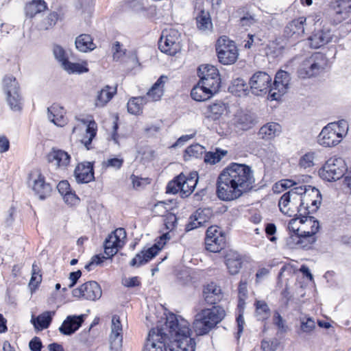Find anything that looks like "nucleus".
<instances>
[{
  "label": "nucleus",
  "instance_id": "1",
  "mask_svg": "<svg viewBox=\"0 0 351 351\" xmlns=\"http://www.w3.org/2000/svg\"><path fill=\"white\" fill-rule=\"evenodd\" d=\"M195 346L189 323L171 313L163 324L149 330L143 351H195Z\"/></svg>",
  "mask_w": 351,
  "mask_h": 351
},
{
  "label": "nucleus",
  "instance_id": "2",
  "mask_svg": "<svg viewBox=\"0 0 351 351\" xmlns=\"http://www.w3.org/2000/svg\"><path fill=\"white\" fill-rule=\"evenodd\" d=\"M254 182L253 171L250 166L232 162L217 178V197L223 201L237 199L250 191Z\"/></svg>",
  "mask_w": 351,
  "mask_h": 351
},
{
  "label": "nucleus",
  "instance_id": "3",
  "mask_svg": "<svg viewBox=\"0 0 351 351\" xmlns=\"http://www.w3.org/2000/svg\"><path fill=\"white\" fill-rule=\"evenodd\" d=\"M226 317V311L220 306L204 308L197 313L193 322V328L198 336L205 335Z\"/></svg>",
  "mask_w": 351,
  "mask_h": 351
},
{
  "label": "nucleus",
  "instance_id": "4",
  "mask_svg": "<svg viewBox=\"0 0 351 351\" xmlns=\"http://www.w3.org/2000/svg\"><path fill=\"white\" fill-rule=\"evenodd\" d=\"M305 223L311 226V230L306 229L298 230L300 233L291 234L287 238L286 243L290 248L308 250L316 241L315 234L319 228V221L310 218L305 221Z\"/></svg>",
  "mask_w": 351,
  "mask_h": 351
},
{
  "label": "nucleus",
  "instance_id": "5",
  "mask_svg": "<svg viewBox=\"0 0 351 351\" xmlns=\"http://www.w3.org/2000/svg\"><path fill=\"white\" fill-rule=\"evenodd\" d=\"M348 122L343 119L332 122L324 127L318 136V143L324 147H334L338 145L347 134Z\"/></svg>",
  "mask_w": 351,
  "mask_h": 351
},
{
  "label": "nucleus",
  "instance_id": "6",
  "mask_svg": "<svg viewBox=\"0 0 351 351\" xmlns=\"http://www.w3.org/2000/svg\"><path fill=\"white\" fill-rule=\"evenodd\" d=\"M168 77L166 75H161L149 90L146 96L131 98L128 102V111L130 114H137L142 110L143 104L150 98L152 101H158L164 93V86L167 82Z\"/></svg>",
  "mask_w": 351,
  "mask_h": 351
},
{
  "label": "nucleus",
  "instance_id": "7",
  "mask_svg": "<svg viewBox=\"0 0 351 351\" xmlns=\"http://www.w3.org/2000/svg\"><path fill=\"white\" fill-rule=\"evenodd\" d=\"M326 66V56L319 52L314 53L300 63L298 69V77L306 79L316 76L322 73Z\"/></svg>",
  "mask_w": 351,
  "mask_h": 351
},
{
  "label": "nucleus",
  "instance_id": "8",
  "mask_svg": "<svg viewBox=\"0 0 351 351\" xmlns=\"http://www.w3.org/2000/svg\"><path fill=\"white\" fill-rule=\"evenodd\" d=\"M3 88L10 109L19 112L23 108V99L20 94L19 85L13 76H5L3 80Z\"/></svg>",
  "mask_w": 351,
  "mask_h": 351
},
{
  "label": "nucleus",
  "instance_id": "9",
  "mask_svg": "<svg viewBox=\"0 0 351 351\" xmlns=\"http://www.w3.org/2000/svg\"><path fill=\"white\" fill-rule=\"evenodd\" d=\"M347 170L346 162L342 158H331L319 169V174L322 179L332 182L344 176Z\"/></svg>",
  "mask_w": 351,
  "mask_h": 351
},
{
  "label": "nucleus",
  "instance_id": "10",
  "mask_svg": "<svg viewBox=\"0 0 351 351\" xmlns=\"http://www.w3.org/2000/svg\"><path fill=\"white\" fill-rule=\"evenodd\" d=\"M180 34L175 29H165L158 40V48L163 53L174 56L181 50Z\"/></svg>",
  "mask_w": 351,
  "mask_h": 351
},
{
  "label": "nucleus",
  "instance_id": "11",
  "mask_svg": "<svg viewBox=\"0 0 351 351\" xmlns=\"http://www.w3.org/2000/svg\"><path fill=\"white\" fill-rule=\"evenodd\" d=\"M216 51L219 61L225 65L234 63L239 55L234 42L229 40L226 36L217 40Z\"/></svg>",
  "mask_w": 351,
  "mask_h": 351
},
{
  "label": "nucleus",
  "instance_id": "12",
  "mask_svg": "<svg viewBox=\"0 0 351 351\" xmlns=\"http://www.w3.org/2000/svg\"><path fill=\"white\" fill-rule=\"evenodd\" d=\"M28 183L35 195L41 199H45L51 195L52 186L47 182L45 177L39 169H34L29 174Z\"/></svg>",
  "mask_w": 351,
  "mask_h": 351
},
{
  "label": "nucleus",
  "instance_id": "13",
  "mask_svg": "<svg viewBox=\"0 0 351 351\" xmlns=\"http://www.w3.org/2000/svg\"><path fill=\"white\" fill-rule=\"evenodd\" d=\"M322 202V195L315 187L308 186L305 194L300 199V211L305 215L315 213Z\"/></svg>",
  "mask_w": 351,
  "mask_h": 351
},
{
  "label": "nucleus",
  "instance_id": "14",
  "mask_svg": "<svg viewBox=\"0 0 351 351\" xmlns=\"http://www.w3.org/2000/svg\"><path fill=\"white\" fill-rule=\"evenodd\" d=\"M280 211L289 217L296 216L300 217L302 222L305 215L300 211V198L293 193H285L278 202Z\"/></svg>",
  "mask_w": 351,
  "mask_h": 351
},
{
  "label": "nucleus",
  "instance_id": "15",
  "mask_svg": "<svg viewBox=\"0 0 351 351\" xmlns=\"http://www.w3.org/2000/svg\"><path fill=\"white\" fill-rule=\"evenodd\" d=\"M126 232L124 228H119L112 232L105 239L104 252L108 258L113 257L125 244Z\"/></svg>",
  "mask_w": 351,
  "mask_h": 351
},
{
  "label": "nucleus",
  "instance_id": "16",
  "mask_svg": "<svg viewBox=\"0 0 351 351\" xmlns=\"http://www.w3.org/2000/svg\"><path fill=\"white\" fill-rule=\"evenodd\" d=\"M206 249L211 252H220L226 245V235L217 226H210L206 233Z\"/></svg>",
  "mask_w": 351,
  "mask_h": 351
},
{
  "label": "nucleus",
  "instance_id": "17",
  "mask_svg": "<svg viewBox=\"0 0 351 351\" xmlns=\"http://www.w3.org/2000/svg\"><path fill=\"white\" fill-rule=\"evenodd\" d=\"M271 77L266 72L257 71L253 74L249 80V86L252 93L260 95L262 93H269L271 88Z\"/></svg>",
  "mask_w": 351,
  "mask_h": 351
},
{
  "label": "nucleus",
  "instance_id": "18",
  "mask_svg": "<svg viewBox=\"0 0 351 351\" xmlns=\"http://www.w3.org/2000/svg\"><path fill=\"white\" fill-rule=\"evenodd\" d=\"M289 73L280 70L276 73L274 81L269 90V96L272 100H278L285 94L289 88L290 82Z\"/></svg>",
  "mask_w": 351,
  "mask_h": 351
},
{
  "label": "nucleus",
  "instance_id": "19",
  "mask_svg": "<svg viewBox=\"0 0 351 351\" xmlns=\"http://www.w3.org/2000/svg\"><path fill=\"white\" fill-rule=\"evenodd\" d=\"M74 297L95 301L99 300L102 294L99 285L95 281H88L82 284L79 288L72 291Z\"/></svg>",
  "mask_w": 351,
  "mask_h": 351
},
{
  "label": "nucleus",
  "instance_id": "20",
  "mask_svg": "<svg viewBox=\"0 0 351 351\" xmlns=\"http://www.w3.org/2000/svg\"><path fill=\"white\" fill-rule=\"evenodd\" d=\"M213 216L210 208H198L189 217L185 226L186 232L193 230L198 227L205 226Z\"/></svg>",
  "mask_w": 351,
  "mask_h": 351
},
{
  "label": "nucleus",
  "instance_id": "21",
  "mask_svg": "<svg viewBox=\"0 0 351 351\" xmlns=\"http://www.w3.org/2000/svg\"><path fill=\"white\" fill-rule=\"evenodd\" d=\"M110 351H121L123 343V328L119 316L112 317L111 332L109 336Z\"/></svg>",
  "mask_w": 351,
  "mask_h": 351
},
{
  "label": "nucleus",
  "instance_id": "22",
  "mask_svg": "<svg viewBox=\"0 0 351 351\" xmlns=\"http://www.w3.org/2000/svg\"><path fill=\"white\" fill-rule=\"evenodd\" d=\"M333 36L334 34L330 28L323 27L308 38L309 45L311 48L318 49L332 41Z\"/></svg>",
  "mask_w": 351,
  "mask_h": 351
},
{
  "label": "nucleus",
  "instance_id": "23",
  "mask_svg": "<svg viewBox=\"0 0 351 351\" xmlns=\"http://www.w3.org/2000/svg\"><path fill=\"white\" fill-rule=\"evenodd\" d=\"M77 183H88L95 179L93 163L84 162L79 164L74 171Z\"/></svg>",
  "mask_w": 351,
  "mask_h": 351
},
{
  "label": "nucleus",
  "instance_id": "24",
  "mask_svg": "<svg viewBox=\"0 0 351 351\" xmlns=\"http://www.w3.org/2000/svg\"><path fill=\"white\" fill-rule=\"evenodd\" d=\"M160 250L161 247H160L156 243L147 250H142L131 260L130 265L132 267H138L143 265L146 264L151 259L154 258Z\"/></svg>",
  "mask_w": 351,
  "mask_h": 351
},
{
  "label": "nucleus",
  "instance_id": "25",
  "mask_svg": "<svg viewBox=\"0 0 351 351\" xmlns=\"http://www.w3.org/2000/svg\"><path fill=\"white\" fill-rule=\"evenodd\" d=\"M84 322V315H69L59 328V331L64 335L73 334Z\"/></svg>",
  "mask_w": 351,
  "mask_h": 351
},
{
  "label": "nucleus",
  "instance_id": "26",
  "mask_svg": "<svg viewBox=\"0 0 351 351\" xmlns=\"http://www.w3.org/2000/svg\"><path fill=\"white\" fill-rule=\"evenodd\" d=\"M70 155L64 150L52 149L47 154V160L59 168L65 169L69 164Z\"/></svg>",
  "mask_w": 351,
  "mask_h": 351
},
{
  "label": "nucleus",
  "instance_id": "27",
  "mask_svg": "<svg viewBox=\"0 0 351 351\" xmlns=\"http://www.w3.org/2000/svg\"><path fill=\"white\" fill-rule=\"evenodd\" d=\"M306 19L304 16H300L291 21L285 27V32L287 36L296 37L303 36L304 34V25Z\"/></svg>",
  "mask_w": 351,
  "mask_h": 351
},
{
  "label": "nucleus",
  "instance_id": "28",
  "mask_svg": "<svg viewBox=\"0 0 351 351\" xmlns=\"http://www.w3.org/2000/svg\"><path fill=\"white\" fill-rule=\"evenodd\" d=\"M204 300L208 304H215L221 299V291L216 284L211 282L207 285L203 291Z\"/></svg>",
  "mask_w": 351,
  "mask_h": 351
},
{
  "label": "nucleus",
  "instance_id": "29",
  "mask_svg": "<svg viewBox=\"0 0 351 351\" xmlns=\"http://www.w3.org/2000/svg\"><path fill=\"white\" fill-rule=\"evenodd\" d=\"M281 132V126L274 122L267 123L263 125L258 133L260 138L263 140H271L278 136Z\"/></svg>",
  "mask_w": 351,
  "mask_h": 351
},
{
  "label": "nucleus",
  "instance_id": "30",
  "mask_svg": "<svg viewBox=\"0 0 351 351\" xmlns=\"http://www.w3.org/2000/svg\"><path fill=\"white\" fill-rule=\"evenodd\" d=\"M49 120L58 127H62L66 123V118L63 114V109L56 105H52L47 108Z\"/></svg>",
  "mask_w": 351,
  "mask_h": 351
},
{
  "label": "nucleus",
  "instance_id": "31",
  "mask_svg": "<svg viewBox=\"0 0 351 351\" xmlns=\"http://www.w3.org/2000/svg\"><path fill=\"white\" fill-rule=\"evenodd\" d=\"M332 8L339 20L347 19L351 11V0H335L332 3Z\"/></svg>",
  "mask_w": 351,
  "mask_h": 351
},
{
  "label": "nucleus",
  "instance_id": "32",
  "mask_svg": "<svg viewBox=\"0 0 351 351\" xmlns=\"http://www.w3.org/2000/svg\"><path fill=\"white\" fill-rule=\"evenodd\" d=\"M76 48L81 52H88L94 50L96 45L93 43V39L90 35L82 34L75 38V41Z\"/></svg>",
  "mask_w": 351,
  "mask_h": 351
},
{
  "label": "nucleus",
  "instance_id": "33",
  "mask_svg": "<svg viewBox=\"0 0 351 351\" xmlns=\"http://www.w3.org/2000/svg\"><path fill=\"white\" fill-rule=\"evenodd\" d=\"M258 123V119L254 114L242 113L237 116V126L243 130H248Z\"/></svg>",
  "mask_w": 351,
  "mask_h": 351
},
{
  "label": "nucleus",
  "instance_id": "34",
  "mask_svg": "<svg viewBox=\"0 0 351 351\" xmlns=\"http://www.w3.org/2000/svg\"><path fill=\"white\" fill-rule=\"evenodd\" d=\"M226 110V104L221 101H217L211 105H208L204 114L206 118L216 121L220 118Z\"/></svg>",
  "mask_w": 351,
  "mask_h": 351
},
{
  "label": "nucleus",
  "instance_id": "35",
  "mask_svg": "<svg viewBox=\"0 0 351 351\" xmlns=\"http://www.w3.org/2000/svg\"><path fill=\"white\" fill-rule=\"evenodd\" d=\"M226 265L231 275L237 274L242 266L241 256L235 252L228 254L226 256Z\"/></svg>",
  "mask_w": 351,
  "mask_h": 351
},
{
  "label": "nucleus",
  "instance_id": "36",
  "mask_svg": "<svg viewBox=\"0 0 351 351\" xmlns=\"http://www.w3.org/2000/svg\"><path fill=\"white\" fill-rule=\"evenodd\" d=\"M47 8V3L44 0H32L25 5V14L29 18H33L36 14L44 12Z\"/></svg>",
  "mask_w": 351,
  "mask_h": 351
},
{
  "label": "nucleus",
  "instance_id": "37",
  "mask_svg": "<svg viewBox=\"0 0 351 351\" xmlns=\"http://www.w3.org/2000/svg\"><path fill=\"white\" fill-rule=\"evenodd\" d=\"M249 86L242 78H237L232 80L229 86V91L238 97L245 96L248 94Z\"/></svg>",
  "mask_w": 351,
  "mask_h": 351
},
{
  "label": "nucleus",
  "instance_id": "38",
  "mask_svg": "<svg viewBox=\"0 0 351 351\" xmlns=\"http://www.w3.org/2000/svg\"><path fill=\"white\" fill-rule=\"evenodd\" d=\"M55 315V311H45L38 315L36 318H32V322L34 327L39 330L47 328L51 321L52 317Z\"/></svg>",
  "mask_w": 351,
  "mask_h": 351
},
{
  "label": "nucleus",
  "instance_id": "39",
  "mask_svg": "<svg viewBox=\"0 0 351 351\" xmlns=\"http://www.w3.org/2000/svg\"><path fill=\"white\" fill-rule=\"evenodd\" d=\"M213 94L206 90L199 82L195 85L191 91V96L193 99L197 101H204L210 99Z\"/></svg>",
  "mask_w": 351,
  "mask_h": 351
},
{
  "label": "nucleus",
  "instance_id": "40",
  "mask_svg": "<svg viewBox=\"0 0 351 351\" xmlns=\"http://www.w3.org/2000/svg\"><path fill=\"white\" fill-rule=\"evenodd\" d=\"M110 88L109 86H106L98 92L95 100V106L97 107L104 106L112 98L117 91V88H115L113 91H110Z\"/></svg>",
  "mask_w": 351,
  "mask_h": 351
},
{
  "label": "nucleus",
  "instance_id": "41",
  "mask_svg": "<svg viewBox=\"0 0 351 351\" xmlns=\"http://www.w3.org/2000/svg\"><path fill=\"white\" fill-rule=\"evenodd\" d=\"M199 82L202 85L206 90H209L213 95L219 91L221 79L220 77H209L206 78L205 76H201V79Z\"/></svg>",
  "mask_w": 351,
  "mask_h": 351
},
{
  "label": "nucleus",
  "instance_id": "42",
  "mask_svg": "<svg viewBox=\"0 0 351 351\" xmlns=\"http://www.w3.org/2000/svg\"><path fill=\"white\" fill-rule=\"evenodd\" d=\"M256 311L255 315L258 320L263 321L270 316V309L264 300H256L254 303Z\"/></svg>",
  "mask_w": 351,
  "mask_h": 351
},
{
  "label": "nucleus",
  "instance_id": "43",
  "mask_svg": "<svg viewBox=\"0 0 351 351\" xmlns=\"http://www.w3.org/2000/svg\"><path fill=\"white\" fill-rule=\"evenodd\" d=\"M97 134V124L94 121H91L87 125L86 134L83 138L81 140L82 143L84 145L87 149H90V145L93 139L95 137Z\"/></svg>",
  "mask_w": 351,
  "mask_h": 351
},
{
  "label": "nucleus",
  "instance_id": "44",
  "mask_svg": "<svg viewBox=\"0 0 351 351\" xmlns=\"http://www.w3.org/2000/svg\"><path fill=\"white\" fill-rule=\"evenodd\" d=\"M196 23L198 29L200 30H207L212 27V22L210 14L205 10H201L196 16Z\"/></svg>",
  "mask_w": 351,
  "mask_h": 351
},
{
  "label": "nucleus",
  "instance_id": "45",
  "mask_svg": "<svg viewBox=\"0 0 351 351\" xmlns=\"http://www.w3.org/2000/svg\"><path fill=\"white\" fill-rule=\"evenodd\" d=\"M227 151L216 149L215 152H205L204 160L206 163L215 165L227 154Z\"/></svg>",
  "mask_w": 351,
  "mask_h": 351
},
{
  "label": "nucleus",
  "instance_id": "46",
  "mask_svg": "<svg viewBox=\"0 0 351 351\" xmlns=\"http://www.w3.org/2000/svg\"><path fill=\"white\" fill-rule=\"evenodd\" d=\"M205 152L204 147L198 143L193 144L186 149L184 158L185 160H189L191 157L199 158Z\"/></svg>",
  "mask_w": 351,
  "mask_h": 351
},
{
  "label": "nucleus",
  "instance_id": "47",
  "mask_svg": "<svg viewBox=\"0 0 351 351\" xmlns=\"http://www.w3.org/2000/svg\"><path fill=\"white\" fill-rule=\"evenodd\" d=\"M62 67L69 74H80L86 73L88 71V68H86L85 66L80 63L71 62L69 60L65 63H63V66Z\"/></svg>",
  "mask_w": 351,
  "mask_h": 351
},
{
  "label": "nucleus",
  "instance_id": "48",
  "mask_svg": "<svg viewBox=\"0 0 351 351\" xmlns=\"http://www.w3.org/2000/svg\"><path fill=\"white\" fill-rule=\"evenodd\" d=\"M198 73L199 76L201 78V76H205L206 78H209L210 77H220L218 69L213 66V65H202L198 68Z\"/></svg>",
  "mask_w": 351,
  "mask_h": 351
},
{
  "label": "nucleus",
  "instance_id": "49",
  "mask_svg": "<svg viewBox=\"0 0 351 351\" xmlns=\"http://www.w3.org/2000/svg\"><path fill=\"white\" fill-rule=\"evenodd\" d=\"M53 53L56 60L63 66V63L69 60L67 52L59 45H55L53 48Z\"/></svg>",
  "mask_w": 351,
  "mask_h": 351
},
{
  "label": "nucleus",
  "instance_id": "50",
  "mask_svg": "<svg viewBox=\"0 0 351 351\" xmlns=\"http://www.w3.org/2000/svg\"><path fill=\"white\" fill-rule=\"evenodd\" d=\"M41 281L42 276L40 274L39 267L36 264V263H34L32 265V277L29 285L31 288L36 289L40 285Z\"/></svg>",
  "mask_w": 351,
  "mask_h": 351
},
{
  "label": "nucleus",
  "instance_id": "51",
  "mask_svg": "<svg viewBox=\"0 0 351 351\" xmlns=\"http://www.w3.org/2000/svg\"><path fill=\"white\" fill-rule=\"evenodd\" d=\"M180 177H182L184 182L181 181V183H184L187 184V186H190V188L193 191L197 183L198 182V173L197 171L191 172L188 176H186L184 173H180Z\"/></svg>",
  "mask_w": 351,
  "mask_h": 351
},
{
  "label": "nucleus",
  "instance_id": "52",
  "mask_svg": "<svg viewBox=\"0 0 351 351\" xmlns=\"http://www.w3.org/2000/svg\"><path fill=\"white\" fill-rule=\"evenodd\" d=\"M181 181L184 182L182 177L178 175L167 184L166 192L171 194H176L178 192L180 193Z\"/></svg>",
  "mask_w": 351,
  "mask_h": 351
},
{
  "label": "nucleus",
  "instance_id": "53",
  "mask_svg": "<svg viewBox=\"0 0 351 351\" xmlns=\"http://www.w3.org/2000/svg\"><path fill=\"white\" fill-rule=\"evenodd\" d=\"M58 19V14L56 12H51L41 23L40 28L43 29H49L56 25Z\"/></svg>",
  "mask_w": 351,
  "mask_h": 351
},
{
  "label": "nucleus",
  "instance_id": "54",
  "mask_svg": "<svg viewBox=\"0 0 351 351\" xmlns=\"http://www.w3.org/2000/svg\"><path fill=\"white\" fill-rule=\"evenodd\" d=\"M315 328V321L311 318H302L300 319V330L302 332L310 333Z\"/></svg>",
  "mask_w": 351,
  "mask_h": 351
},
{
  "label": "nucleus",
  "instance_id": "55",
  "mask_svg": "<svg viewBox=\"0 0 351 351\" xmlns=\"http://www.w3.org/2000/svg\"><path fill=\"white\" fill-rule=\"evenodd\" d=\"M315 158L314 152H308L301 157L300 159L299 165L301 167L304 169L313 166V160Z\"/></svg>",
  "mask_w": 351,
  "mask_h": 351
},
{
  "label": "nucleus",
  "instance_id": "56",
  "mask_svg": "<svg viewBox=\"0 0 351 351\" xmlns=\"http://www.w3.org/2000/svg\"><path fill=\"white\" fill-rule=\"evenodd\" d=\"M123 159L118 158H110L104 162V165L106 168L111 167L116 170L121 169V167L123 166Z\"/></svg>",
  "mask_w": 351,
  "mask_h": 351
},
{
  "label": "nucleus",
  "instance_id": "57",
  "mask_svg": "<svg viewBox=\"0 0 351 351\" xmlns=\"http://www.w3.org/2000/svg\"><path fill=\"white\" fill-rule=\"evenodd\" d=\"M112 51L113 53V59L116 61H118L125 53V50L121 49V45L118 41L114 43Z\"/></svg>",
  "mask_w": 351,
  "mask_h": 351
},
{
  "label": "nucleus",
  "instance_id": "58",
  "mask_svg": "<svg viewBox=\"0 0 351 351\" xmlns=\"http://www.w3.org/2000/svg\"><path fill=\"white\" fill-rule=\"evenodd\" d=\"M164 224L167 230H173L177 223V218L174 214H169L164 220Z\"/></svg>",
  "mask_w": 351,
  "mask_h": 351
},
{
  "label": "nucleus",
  "instance_id": "59",
  "mask_svg": "<svg viewBox=\"0 0 351 351\" xmlns=\"http://www.w3.org/2000/svg\"><path fill=\"white\" fill-rule=\"evenodd\" d=\"M62 197L65 203H66L69 205H75L79 202L78 197L74 192L71 191V190L70 191V192L66 193Z\"/></svg>",
  "mask_w": 351,
  "mask_h": 351
},
{
  "label": "nucleus",
  "instance_id": "60",
  "mask_svg": "<svg viewBox=\"0 0 351 351\" xmlns=\"http://www.w3.org/2000/svg\"><path fill=\"white\" fill-rule=\"evenodd\" d=\"M29 348L32 351H41L43 343L40 339L34 337L29 343Z\"/></svg>",
  "mask_w": 351,
  "mask_h": 351
},
{
  "label": "nucleus",
  "instance_id": "61",
  "mask_svg": "<svg viewBox=\"0 0 351 351\" xmlns=\"http://www.w3.org/2000/svg\"><path fill=\"white\" fill-rule=\"evenodd\" d=\"M238 291H239V302H240L241 301L244 302V300H245V298L247 296V283L241 281L239 285Z\"/></svg>",
  "mask_w": 351,
  "mask_h": 351
},
{
  "label": "nucleus",
  "instance_id": "62",
  "mask_svg": "<svg viewBox=\"0 0 351 351\" xmlns=\"http://www.w3.org/2000/svg\"><path fill=\"white\" fill-rule=\"evenodd\" d=\"M307 189L308 186H299L291 189L286 193H293V195L301 199L302 196L305 194L306 190H307Z\"/></svg>",
  "mask_w": 351,
  "mask_h": 351
},
{
  "label": "nucleus",
  "instance_id": "63",
  "mask_svg": "<svg viewBox=\"0 0 351 351\" xmlns=\"http://www.w3.org/2000/svg\"><path fill=\"white\" fill-rule=\"evenodd\" d=\"M57 189L62 196L70 192V184L67 180L60 181L57 185Z\"/></svg>",
  "mask_w": 351,
  "mask_h": 351
},
{
  "label": "nucleus",
  "instance_id": "64",
  "mask_svg": "<svg viewBox=\"0 0 351 351\" xmlns=\"http://www.w3.org/2000/svg\"><path fill=\"white\" fill-rule=\"evenodd\" d=\"M256 20L254 16L247 13L244 16L240 19V23L242 26L249 27L255 23Z\"/></svg>",
  "mask_w": 351,
  "mask_h": 351
}]
</instances>
